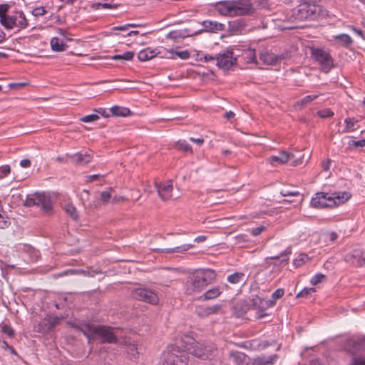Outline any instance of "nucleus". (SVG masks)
<instances>
[{
    "instance_id": "obj_29",
    "label": "nucleus",
    "mask_w": 365,
    "mask_h": 365,
    "mask_svg": "<svg viewBox=\"0 0 365 365\" xmlns=\"http://www.w3.org/2000/svg\"><path fill=\"white\" fill-rule=\"evenodd\" d=\"M127 346V351L130 356V359L135 361L138 357V351L137 346L135 344H128Z\"/></svg>"
},
{
    "instance_id": "obj_22",
    "label": "nucleus",
    "mask_w": 365,
    "mask_h": 365,
    "mask_svg": "<svg viewBox=\"0 0 365 365\" xmlns=\"http://www.w3.org/2000/svg\"><path fill=\"white\" fill-rule=\"evenodd\" d=\"M236 365H248L250 359L247 355L240 351H234L230 354Z\"/></svg>"
},
{
    "instance_id": "obj_1",
    "label": "nucleus",
    "mask_w": 365,
    "mask_h": 365,
    "mask_svg": "<svg viewBox=\"0 0 365 365\" xmlns=\"http://www.w3.org/2000/svg\"><path fill=\"white\" fill-rule=\"evenodd\" d=\"M71 327L82 332L88 339V343L99 339L101 344L117 343V337L113 332V328L106 326H95L85 322H73L69 324Z\"/></svg>"
},
{
    "instance_id": "obj_56",
    "label": "nucleus",
    "mask_w": 365,
    "mask_h": 365,
    "mask_svg": "<svg viewBox=\"0 0 365 365\" xmlns=\"http://www.w3.org/2000/svg\"><path fill=\"white\" fill-rule=\"evenodd\" d=\"M352 365H365V359L354 358Z\"/></svg>"
},
{
    "instance_id": "obj_49",
    "label": "nucleus",
    "mask_w": 365,
    "mask_h": 365,
    "mask_svg": "<svg viewBox=\"0 0 365 365\" xmlns=\"http://www.w3.org/2000/svg\"><path fill=\"white\" fill-rule=\"evenodd\" d=\"M3 210L1 203L0 202V212ZM1 220H0V228L4 229L10 225V222L9 221L8 217H1Z\"/></svg>"
},
{
    "instance_id": "obj_41",
    "label": "nucleus",
    "mask_w": 365,
    "mask_h": 365,
    "mask_svg": "<svg viewBox=\"0 0 365 365\" xmlns=\"http://www.w3.org/2000/svg\"><path fill=\"white\" fill-rule=\"evenodd\" d=\"M346 123L345 130L344 132L354 131L355 122L352 118H347L344 120Z\"/></svg>"
},
{
    "instance_id": "obj_27",
    "label": "nucleus",
    "mask_w": 365,
    "mask_h": 365,
    "mask_svg": "<svg viewBox=\"0 0 365 365\" xmlns=\"http://www.w3.org/2000/svg\"><path fill=\"white\" fill-rule=\"evenodd\" d=\"M221 293L222 291L220 290V287H215L206 291L201 297H202L205 300L212 299L220 296Z\"/></svg>"
},
{
    "instance_id": "obj_43",
    "label": "nucleus",
    "mask_w": 365,
    "mask_h": 365,
    "mask_svg": "<svg viewBox=\"0 0 365 365\" xmlns=\"http://www.w3.org/2000/svg\"><path fill=\"white\" fill-rule=\"evenodd\" d=\"M349 148L355 147H361L364 148L365 147V139H361L357 141L355 140H350L348 143Z\"/></svg>"
},
{
    "instance_id": "obj_37",
    "label": "nucleus",
    "mask_w": 365,
    "mask_h": 365,
    "mask_svg": "<svg viewBox=\"0 0 365 365\" xmlns=\"http://www.w3.org/2000/svg\"><path fill=\"white\" fill-rule=\"evenodd\" d=\"M335 38L344 46H349L352 43V39L348 34H342L335 36Z\"/></svg>"
},
{
    "instance_id": "obj_44",
    "label": "nucleus",
    "mask_w": 365,
    "mask_h": 365,
    "mask_svg": "<svg viewBox=\"0 0 365 365\" xmlns=\"http://www.w3.org/2000/svg\"><path fill=\"white\" fill-rule=\"evenodd\" d=\"M46 13H47V11L46 10L45 7H43V6L36 7V8L34 9L33 11H31V14L34 16H43Z\"/></svg>"
},
{
    "instance_id": "obj_63",
    "label": "nucleus",
    "mask_w": 365,
    "mask_h": 365,
    "mask_svg": "<svg viewBox=\"0 0 365 365\" xmlns=\"http://www.w3.org/2000/svg\"><path fill=\"white\" fill-rule=\"evenodd\" d=\"M204 59H205V61H207H207H212L216 60V56H213L207 54V55L204 56Z\"/></svg>"
},
{
    "instance_id": "obj_48",
    "label": "nucleus",
    "mask_w": 365,
    "mask_h": 365,
    "mask_svg": "<svg viewBox=\"0 0 365 365\" xmlns=\"http://www.w3.org/2000/svg\"><path fill=\"white\" fill-rule=\"evenodd\" d=\"M318 115L322 118H326L331 117L334 113L330 109H324L318 111Z\"/></svg>"
},
{
    "instance_id": "obj_28",
    "label": "nucleus",
    "mask_w": 365,
    "mask_h": 365,
    "mask_svg": "<svg viewBox=\"0 0 365 365\" xmlns=\"http://www.w3.org/2000/svg\"><path fill=\"white\" fill-rule=\"evenodd\" d=\"M110 112L113 115L115 116H128L130 113V109L125 107H120L118 106H114L110 108Z\"/></svg>"
},
{
    "instance_id": "obj_40",
    "label": "nucleus",
    "mask_w": 365,
    "mask_h": 365,
    "mask_svg": "<svg viewBox=\"0 0 365 365\" xmlns=\"http://www.w3.org/2000/svg\"><path fill=\"white\" fill-rule=\"evenodd\" d=\"M99 115L98 114H91L85 115L82 118H81L80 120L84 123H90V122H94L99 119Z\"/></svg>"
},
{
    "instance_id": "obj_25",
    "label": "nucleus",
    "mask_w": 365,
    "mask_h": 365,
    "mask_svg": "<svg viewBox=\"0 0 365 365\" xmlns=\"http://www.w3.org/2000/svg\"><path fill=\"white\" fill-rule=\"evenodd\" d=\"M192 247V245L184 244L182 245L178 246L174 248L158 249V252L162 253L182 252L188 250Z\"/></svg>"
},
{
    "instance_id": "obj_3",
    "label": "nucleus",
    "mask_w": 365,
    "mask_h": 365,
    "mask_svg": "<svg viewBox=\"0 0 365 365\" xmlns=\"http://www.w3.org/2000/svg\"><path fill=\"white\" fill-rule=\"evenodd\" d=\"M215 8L221 15L230 17L250 16L255 12L251 0L221 1L215 4Z\"/></svg>"
},
{
    "instance_id": "obj_42",
    "label": "nucleus",
    "mask_w": 365,
    "mask_h": 365,
    "mask_svg": "<svg viewBox=\"0 0 365 365\" xmlns=\"http://www.w3.org/2000/svg\"><path fill=\"white\" fill-rule=\"evenodd\" d=\"M100 6L103 7V9H113L118 7V4H111L110 3H96L93 4V7L95 9H98Z\"/></svg>"
},
{
    "instance_id": "obj_23",
    "label": "nucleus",
    "mask_w": 365,
    "mask_h": 365,
    "mask_svg": "<svg viewBox=\"0 0 365 365\" xmlns=\"http://www.w3.org/2000/svg\"><path fill=\"white\" fill-rule=\"evenodd\" d=\"M158 53L160 52H157L156 49L146 48L138 53V58L140 61H146L156 56Z\"/></svg>"
},
{
    "instance_id": "obj_6",
    "label": "nucleus",
    "mask_w": 365,
    "mask_h": 365,
    "mask_svg": "<svg viewBox=\"0 0 365 365\" xmlns=\"http://www.w3.org/2000/svg\"><path fill=\"white\" fill-rule=\"evenodd\" d=\"M320 11V7L316 4H301L292 11L291 21L297 24L304 21L314 20Z\"/></svg>"
},
{
    "instance_id": "obj_5",
    "label": "nucleus",
    "mask_w": 365,
    "mask_h": 365,
    "mask_svg": "<svg viewBox=\"0 0 365 365\" xmlns=\"http://www.w3.org/2000/svg\"><path fill=\"white\" fill-rule=\"evenodd\" d=\"M351 197V194L347 192H344L341 195L334 193L332 195H329L326 192H317L315 197L311 200V205L314 208H327L333 207L342 202H344Z\"/></svg>"
},
{
    "instance_id": "obj_2",
    "label": "nucleus",
    "mask_w": 365,
    "mask_h": 365,
    "mask_svg": "<svg viewBox=\"0 0 365 365\" xmlns=\"http://www.w3.org/2000/svg\"><path fill=\"white\" fill-rule=\"evenodd\" d=\"M216 277L215 270L211 269L195 270L187 277L185 284V294L192 295L201 292L207 286L215 282Z\"/></svg>"
},
{
    "instance_id": "obj_9",
    "label": "nucleus",
    "mask_w": 365,
    "mask_h": 365,
    "mask_svg": "<svg viewBox=\"0 0 365 365\" xmlns=\"http://www.w3.org/2000/svg\"><path fill=\"white\" fill-rule=\"evenodd\" d=\"M131 295L135 299L143 301L151 304H157L159 302L155 291L148 288H137L132 291Z\"/></svg>"
},
{
    "instance_id": "obj_57",
    "label": "nucleus",
    "mask_w": 365,
    "mask_h": 365,
    "mask_svg": "<svg viewBox=\"0 0 365 365\" xmlns=\"http://www.w3.org/2000/svg\"><path fill=\"white\" fill-rule=\"evenodd\" d=\"M190 140L192 143H196L197 145H201L204 142L203 138H195L191 137L190 138Z\"/></svg>"
},
{
    "instance_id": "obj_12",
    "label": "nucleus",
    "mask_w": 365,
    "mask_h": 365,
    "mask_svg": "<svg viewBox=\"0 0 365 365\" xmlns=\"http://www.w3.org/2000/svg\"><path fill=\"white\" fill-rule=\"evenodd\" d=\"M217 66L222 69L228 70L237 63V58L233 57L232 50L227 49L216 56Z\"/></svg>"
},
{
    "instance_id": "obj_16",
    "label": "nucleus",
    "mask_w": 365,
    "mask_h": 365,
    "mask_svg": "<svg viewBox=\"0 0 365 365\" xmlns=\"http://www.w3.org/2000/svg\"><path fill=\"white\" fill-rule=\"evenodd\" d=\"M293 158V155L287 151H281L279 155H272L267 159V161L273 166L278 164H285L291 158Z\"/></svg>"
},
{
    "instance_id": "obj_18",
    "label": "nucleus",
    "mask_w": 365,
    "mask_h": 365,
    "mask_svg": "<svg viewBox=\"0 0 365 365\" xmlns=\"http://www.w3.org/2000/svg\"><path fill=\"white\" fill-rule=\"evenodd\" d=\"M68 156L71 158L72 163L78 165H83L88 164L91 160V155L88 152H79L73 155H68Z\"/></svg>"
},
{
    "instance_id": "obj_61",
    "label": "nucleus",
    "mask_w": 365,
    "mask_h": 365,
    "mask_svg": "<svg viewBox=\"0 0 365 365\" xmlns=\"http://www.w3.org/2000/svg\"><path fill=\"white\" fill-rule=\"evenodd\" d=\"M280 193L282 196H289V195L295 196L299 194L298 192H289V191H287V192L281 191Z\"/></svg>"
},
{
    "instance_id": "obj_64",
    "label": "nucleus",
    "mask_w": 365,
    "mask_h": 365,
    "mask_svg": "<svg viewBox=\"0 0 365 365\" xmlns=\"http://www.w3.org/2000/svg\"><path fill=\"white\" fill-rule=\"evenodd\" d=\"M99 205H100V203H99L98 200H96V201H93V202H91L88 205V207L94 209V208H97Z\"/></svg>"
},
{
    "instance_id": "obj_36",
    "label": "nucleus",
    "mask_w": 365,
    "mask_h": 365,
    "mask_svg": "<svg viewBox=\"0 0 365 365\" xmlns=\"http://www.w3.org/2000/svg\"><path fill=\"white\" fill-rule=\"evenodd\" d=\"M9 9V5L4 4L0 5V23L2 25V24L6 21V19L9 16L7 14V12Z\"/></svg>"
},
{
    "instance_id": "obj_33",
    "label": "nucleus",
    "mask_w": 365,
    "mask_h": 365,
    "mask_svg": "<svg viewBox=\"0 0 365 365\" xmlns=\"http://www.w3.org/2000/svg\"><path fill=\"white\" fill-rule=\"evenodd\" d=\"M309 259L308 255L305 253H301L298 255V257L294 259V264L296 267H301Z\"/></svg>"
},
{
    "instance_id": "obj_55",
    "label": "nucleus",
    "mask_w": 365,
    "mask_h": 365,
    "mask_svg": "<svg viewBox=\"0 0 365 365\" xmlns=\"http://www.w3.org/2000/svg\"><path fill=\"white\" fill-rule=\"evenodd\" d=\"M27 83H12L9 84V87L14 89H19L24 87Z\"/></svg>"
},
{
    "instance_id": "obj_53",
    "label": "nucleus",
    "mask_w": 365,
    "mask_h": 365,
    "mask_svg": "<svg viewBox=\"0 0 365 365\" xmlns=\"http://www.w3.org/2000/svg\"><path fill=\"white\" fill-rule=\"evenodd\" d=\"M2 331L9 336H12L14 334V329L10 326L8 325H4L2 327Z\"/></svg>"
},
{
    "instance_id": "obj_34",
    "label": "nucleus",
    "mask_w": 365,
    "mask_h": 365,
    "mask_svg": "<svg viewBox=\"0 0 365 365\" xmlns=\"http://www.w3.org/2000/svg\"><path fill=\"white\" fill-rule=\"evenodd\" d=\"M66 212L70 215L73 220L78 219V215L76 208L71 204H68L65 206Z\"/></svg>"
},
{
    "instance_id": "obj_39",
    "label": "nucleus",
    "mask_w": 365,
    "mask_h": 365,
    "mask_svg": "<svg viewBox=\"0 0 365 365\" xmlns=\"http://www.w3.org/2000/svg\"><path fill=\"white\" fill-rule=\"evenodd\" d=\"M245 58L247 63H257L256 52L254 49H249L245 53Z\"/></svg>"
},
{
    "instance_id": "obj_17",
    "label": "nucleus",
    "mask_w": 365,
    "mask_h": 365,
    "mask_svg": "<svg viewBox=\"0 0 365 365\" xmlns=\"http://www.w3.org/2000/svg\"><path fill=\"white\" fill-rule=\"evenodd\" d=\"M155 186L158 195L163 200L170 199L173 189L172 181H168L165 184H156Z\"/></svg>"
},
{
    "instance_id": "obj_4",
    "label": "nucleus",
    "mask_w": 365,
    "mask_h": 365,
    "mask_svg": "<svg viewBox=\"0 0 365 365\" xmlns=\"http://www.w3.org/2000/svg\"><path fill=\"white\" fill-rule=\"evenodd\" d=\"M180 344L187 352L202 359H208L216 351V346L214 344L196 341L189 335L182 336L180 339Z\"/></svg>"
},
{
    "instance_id": "obj_60",
    "label": "nucleus",
    "mask_w": 365,
    "mask_h": 365,
    "mask_svg": "<svg viewBox=\"0 0 365 365\" xmlns=\"http://www.w3.org/2000/svg\"><path fill=\"white\" fill-rule=\"evenodd\" d=\"M95 111L97 113L101 114L102 116L108 117V115L106 113V110L105 108H99L98 109H96Z\"/></svg>"
},
{
    "instance_id": "obj_8",
    "label": "nucleus",
    "mask_w": 365,
    "mask_h": 365,
    "mask_svg": "<svg viewBox=\"0 0 365 365\" xmlns=\"http://www.w3.org/2000/svg\"><path fill=\"white\" fill-rule=\"evenodd\" d=\"M24 205L27 207L37 205L46 212L50 211L52 208L51 198L44 194L36 193L31 196L27 197Z\"/></svg>"
},
{
    "instance_id": "obj_26",
    "label": "nucleus",
    "mask_w": 365,
    "mask_h": 365,
    "mask_svg": "<svg viewBox=\"0 0 365 365\" xmlns=\"http://www.w3.org/2000/svg\"><path fill=\"white\" fill-rule=\"evenodd\" d=\"M51 46L53 51L58 52L63 51L67 47L66 44L57 37L51 38Z\"/></svg>"
},
{
    "instance_id": "obj_19",
    "label": "nucleus",
    "mask_w": 365,
    "mask_h": 365,
    "mask_svg": "<svg viewBox=\"0 0 365 365\" xmlns=\"http://www.w3.org/2000/svg\"><path fill=\"white\" fill-rule=\"evenodd\" d=\"M201 24L203 27L202 31L205 32H217L225 29V25L216 21L205 20Z\"/></svg>"
},
{
    "instance_id": "obj_20",
    "label": "nucleus",
    "mask_w": 365,
    "mask_h": 365,
    "mask_svg": "<svg viewBox=\"0 0 365 365\" xmlns=\"http://www.w3.org/2000/svg\"><path fill=\"white\" fill-rule=\"evenodd\" d=\"M221 309L220 304H215L210 307H197L195 309V313L200 317H205L209 315L217 314Z\"/></svg>"
},
{
    "instance_id": "obj_24",
    "label": "nucleus",
    "mask_w": 365,
    "mask_h": 365,
    "mask_svg": "<svg viewBox=\"0 0 365 365\" xmlns=\"http://www.w3.org/2000/svg\"><path fill=\"white\" fill-rule=\"evenodd\" d=\"M278 356L277 354L271 355L269 356H261L255 359V364L256 365H273Z\"/></svg>"
},
{
    "instance_id": "obj_15",
    "label": "nucleus",
    "mask_w": 365,
    "mask_h": 365,
    "mask_svg": "<svg viewBox=\"0 0 365 365\" xmlns=\"http://www.w3.org/2000/svg\"><path fill=\"white\" fill-rule=\"evenodd\" d=\"M363 255L364 251L361 250H354L351 252L346 254L344 259L346 262L356 266H363Z\"/></svg>"
},
{
    "instance_id": "obj_59",
    "label": "nucleus",
    "mask_w": 365,
    "mask_h": 365,
    "mask_svg": "<svg viewBox=\"0 0 365 365\" xmlns=\"http://www.w3.org/2000/svg\"><path fill=\"white\" fill-rule=\"evenodd\" d=\"M20 165L22 168H29L31 165V161L29 159H24L20 162Z\"/></svg>"
},
{
    "instance_id": "obj_45",
    "label": "nucleus",
    "mask_w": 365,
    "mask_h": 365,
    "mask_svg": "<svg viewBox=\"0 0 365 365\" xmlns=\"http://www.w3.org/2000/svg\"><path fill=\"white\" fill-rule=\"evenodd\" d=\"M325 279V275H324L322 273H319V274H317L316 275H314L312 279H311V283L313 285H316L318 283H320L322 282L324 279Z\"/></svg>"
},
{
    "instance_id": "obj_10",
    "label": "nucleus",
    "mask_w": 365,
    "mask_h": 365,
    "mask_svg": "<svg viewBox=\"0 0 365 365\" xmlns=\"http://www.w3.org/2000/svg\"><path fill=\"white\" fill-rule=\"evenodd\" d=\"M312 56L321 65L324 72H329L333 67V59L325 50L322 48H313L312 49Z\"/></svg>"
},
{
    "instance_id": "obj_21",
    "label": "nucleus",
    "mask_w": 365,
    "mask_h": 365,
    "mask_svg": "<svg viewBox=\"0 0 365 365\" xmlns=\"http://www.w3.org/2000/svg\"><path fill=\"white\" fill-rule=\"evenodd\" d=\"M348 349L353 354L365 350V339L350 340L348 343Z\"/></svg>"
},
{
    "instance_id": "obj_47",
    "label": "nucleus",
    "mask_w": 365,
    "mask_h": 365,
    "mask_svg": "<svg viewBox=\"0 0 365 365\" xmlns=\"http://www.w3.org/2000/svg\"><path fill=\"white\" fill-rule=\"evenodd\" d=\"M315 292L314 288H304L297 295V297H307L312 292Z\"/></svg>"
},
{
    "instance_id": "obj_14",
    "label": "nucleus",
    "mask_w": 365,
    "mask_h": 365,
    "mask_svg": "<svg viewBox=\"0 0 365 365\" xmlns=\"http://www.w3.org/2000/svg\"><path fill=\"white\" fill-rule=\"evenodd\" d=\"M288 57V54L275 55L267 51L261 52L259 54L260 60L266 65H276L281 60Z\"/></svg>"
},
{
    "instance_id": "obj_32",
    "label": "nucleus",
    "mask_w": 365,
    "mask_h": 365,
    "mask_svg": "<svg viewBox=\"0 0 365 365\" xmlns=\"http://www.w3.org/2000/svg\"><path fill=\"white\" fill-rule=\"evenodd\" d=\"M175 148L180 150L192 153L191 146L188 144L187 142L183 140H180L178 142H176Z\"/></svg>"
},
{
    "instance_id": "obj_38",
    "label": "nucleus",
    "mask_w": 365,
    "mask_h": 365,
    "mask_svg": "<svg viewBox=\"0 0 365 365\" xmlns=\"http://www.w3.org/2000/svg\"><path fill=\"white\" fill-rule=\"evenodd\" d=\"M134 56V53L133 51H126L123 54L115 55L113 56V59L114 60H125L130 61L133 59Z\"/></svg>"
},
{
    "instance_id": "obj_52",
    "label": "nucleus",
    "mask_w": 365,
    "mask_h": 365,
    "mask_svg": "<svg viewBox=\"0 0 365 365\" xmlns=\"http://www.w3.org/2000/svg\"><path fill=\"white\" fill-rule=\"evenodd\" d=\"M284 294V292L283 289H277V290H275L273 292L272 297V298L274 299H279V298L282 297Z\"/></svg>"
},
{
    "instance_id": "obj_54",
    "label": "nucleus",
    "mask_w": 365,
    "mask_h": 365,
    "mask_svg": "<svg viewBox=\"0 0 365 365\" xmlns=\"http://www.w3.org/2000/svg\"><path fill=\"white\" fill-rule=\"evenodd\" d=\"M265 227L264 226H260L252 230L251 233L253 236L259 235L264 230Z\"/></svg>"
},
{
    "instance_id": "obj_11",
    "label": "nucleus",
    "mask_w": 365,
    "mask_h": 365,
    "mask_svg": "<svg viewBox=\"0 0 365 365\" xmlns=\"http://www.w3.org/2000/svg\"><path fill=\"white\" fill-rule=\"evenodd\" d=\"M6 29L17 28L19 30L25 29L28 26L27 19L23 11H16L13 15H9L6 21L2 24Z\"/></svg>"
},
{
    "instance_id": "obj_50",
    "label": "nucleus",
    "mask_w": 365,
    "mask_h": 365,
    "mask_svg": "<svg viewBox=\"0 0 365 365\" xmlns=\"http://www.w3.org/2000/svg\"><path fill=\"white\" fill-rule=\"evenodd\" d=\"M111 198V194L109 191H103L101 193V200L103 203H107Z\"/></svg>"
},
{
    "instance_id": "obj_62",
    "label": "nucleus",
    "mask_w": 365,
    "mask_h": 365,
    "mask_svg": "<svg viewBox=\"0 0 365 365\" xmlns=\"http://www.w3.org/2000/svg\"><path fill=\"white\" fill-rule=\"evenodd\" d=\"M234 116H235V113L232 111H228L224 114V118L226 119H228V120L234 118Z\"/></svg>"
},
{
    "instance_id": "obj_31",
    "label": "nucleus",
    "mask_w": 365,
    "mask_h": 365,
    "mask_svg": "<svg viewBox=\"0 0 365 365\" xmlns=\"http://www.w3.org/2000/svg\"><path fill=\"white\" fill-rule=\"evenodd\" d=\"M245 277L242 272H235L227 277V281L231 284H237L241 282Z\"/></svg>"
},
{
    "instance_id": "obj_7",
    "label": "nucleus",
    "mask_w": 365,
    "mask_h": 365,
    "mask_svg": "<svg viewBox=\"0 0 365 365\" xmlns=\"http://www.w3.org/2000/svg\"><path fill=\"white\" fill-rule=\"evenodd\" d=\"M187 351L176 344L169 346L162 355V365H187Z\"/></svg>"
},
{
    "instance_id": "obj_58",
    "label": "nucleus",
    "mask_w": 365,
    "mask_h": 365,
    "mask_svg": "<svg viewBox=\"0 0 365 365\" xmlns=\"http://www.w3.org/2000/svg\"><path fill=\"white\" fill-rule=\"evenodd\" d=\"M130 25H123V26H114L112 28V30L113 31H126L129 28Z\"/></svg>"
},
{
    "instance_id": "obj_13",
    "label": "nucleus",
    "mask_w": 365,
    "mask_h": 365,
    "mask_svg": "<svg viewBox=\"0 0 365 365\" xmlns=\"http://www.w3.org/2000/svg\"><path fill=\"white\" fill-rule=\"evenodd\" d=\"M61 319L57 316H48L43 319L36 327V331L47 333L59 324Z\"/></svg>"
},
{
    "instance_id": "obj_51",
    "label": "nucleus",
    "mask_w": 365,
    "mask_h": 365,
    "mask_svg": "<svg viewBox=\"0 0 365 365\" xmlns=\"http://www.w3.org/2000/svg\"><path fill=\"white\" fill-rule=\"evenodd\" d=\"M289 254H291V248L289 247L286 250H284V252H281L279 255L270 257L269 258L271 259H279L281 257H287Z\"/></svg>"
},
{
    "instance_id": "obj_46",
    "label": "nucleus",
    "mask_w": 365,
    "mask_h": 365,
    "mask_svg": "<svg viewBox=\"0 0 365 365\" xmlns=\"http://www.w3.org/2000/svg\"><path fill=\"white\" fill-rule=\"evenodd\" d=\"M11 173V168L9 165H3L0 167V179L6 177Z\"/></svg>"
},
{
    "instance_id": "obj_35",
    "label": "nucleus",
    "mask_w": 365,
    "mask_h": 365,
    "mask_svg": "<svg viewBox=\"0 0 365 365\" xmlns=\"http://www.w3.org/2000/svg\"><path fill=\"white\" fill-rule=\"evenodd\" d=\"M318 95L307 96L296 103V106H304L318 98Z\"/></svg>"
},
{
    "instance_id": "obj_30",
    "label": "nucleus",
    "mask_w": 365,
    "mask_h": 365,
    "mask_svg": "<svg viewBox=\"0 0 365 365\" xmlns=\"http://www.w3.org/2000/svg\"><path fill=\"white\" fill-rule=\"evenodd\" d=\"M171 56L170 58H175L178 57L181 59H187L190 57V53L187 51H175L173 49L168 50Z\"/></svg>"
}]
</instances>
